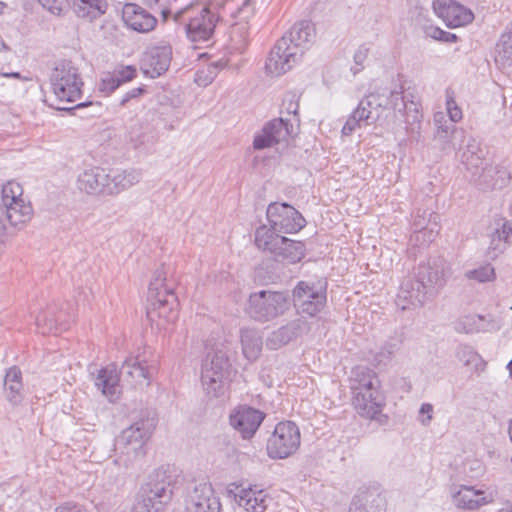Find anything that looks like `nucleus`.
<instances>
[{
    "instance_id": "obj_1",
    "label": "nucleus",
    "mask_w": 512,
    "mask_h": 512,
    "mask_svg": "<svg viewBox=\"0 0 512 512\" xmlns=\"http://www.w3.org/2000/svg\"><path fill=\"white\" fill-rule=\"evenodd\" d=\"M235 1H192L174 13V22L194 48L207 47L213 41L216 27L227 9L240 21H247L253 15L252 0H241L237 7H234Z\"/></svg>"
},
{
    "instance_id": "obj_2",
    "label": "nucleus",
    "mask_w": 512,
    "mask_h": 512,
    "mask_svg": "<svg viewBox=\"0 0 512 512\" xmlns=\"http://www.w3.org/2000/svg\"><path fill=\"white\" fill-rule=\"evenodd\" d=\"M174 483L169 467L155 469L139 489L131 512H163L173 498Z\"/></svg>"
},
{
    "instance_id": "obj_3",
    "label": "nucleus",
    "mask_w": 512,
    "mask_h": 512,
    "mask_svg": "<svg viewBox=\"0 0 512 512\" xmlns=\"http://www.w3.org/2000/svg\"><path fill=\"white\" fill-rule=\"evenodd\" d=\"M412 107L415 112L414 120H419L418 105L413 101L408 104L403 96L402 87H395L369 93L359 102L356 109L363 114L362 119H366V125H371L379 119L384 109H393L404 114L407 109L412 110Z\"/></svg>"
},
{
    "instance_id": "obj_4",
    "label": "nucleus",
    "mask_w": 512,
    "mask_h": 512,
    "mask_svg": "<svg viewBox=\"0 0 512 512\" xmlns=\"http://www.w3.org/2000/svg\"><path fill=\"white\" fill-rule=\"evenodd\" d=\"M461 162L472 175L479 174L480 183L486 188L502 189L508 185L511 176L505 167L484 165V151L475 138H469L461 154Z\"/></svg>"
},
{
    "instance_id": "obj_5",
    "label": "nucleus",
    "mask_w": 512,
    "mask_h": 512,
    "mask_svg": "<svg viewBox=\"0 0 512 512\" xmlns=\"http://www.w3.org/2000/svg\"><path fill=\"white\" fill-rule=\"evenodd\" d=\"M230 367L229 358L223 351L218 350L206 355L201 368V383L207 396L220 398L226 395Z\"/></svg>"
},
{
    "instance_id": "obj_6",
    "label": "nucleus",
    "mask_w": 512,
    "mask_h": 512,
    "mask_svg": "<svg viewBox=\"0 0 512 512\" xmlns=\"http://www.w3.org/2000/svg\"><path fill=\"white\" fill-rule=\"evenodd\" d=\"M167 274L168 271L164 265L155 270L154 277L148 287L147 300L153 313H156L159 318L171 322L178 316V298L174 288L167 284Z\"/></svg>"
},
{
    "instance_id": "obj_7",
    "label": "nucleus",
    "mask_w": 512,
    "mask_h": 512,
    "mask_svg": "<svg viewBox=\"0 0 512 512\" xmlns=\"http://www.w3.org/2000/svg\"><path fill=\"white\" fill-rule=\"evenodd\" d=\"M289 307L287 292L261 290L249 295L246 311L255 321L264 323L283 315Z\"/></svg>"
},
{
    "instance_id": "obj_8",
    "label": "nucleus",
    "mask_w": 512,
    "mask_h": 512,
    "mask_svg": "<svg viewBox=\"0 0 512 512\" xmlns=\"http://www.w3.org/2000/svg\"><path fill=\"white\" fill-rule=\"evenodd\" d=\"M53 93L60 101L75 102L82 95L84 83L78 69L70 61L59 62L50 76Z\"/></svg>"
},
{
    "instance_id": "obj_9",
    "label": "nucleus",
    "mask_w": 512,
    "mask_h": 512,
    "mask_svg": "<svg viewBox=\"0 0 512 512\" xmlns=\"http://www.w3.org/2000/svg\"><path fill=\"white\" fill-rule=\"evenodd\" d=\"M300 440V430L294 422H279L267 440V454L271 459H285L298 450Z\"/></svg>"
},
{
    "instance_id": "obj_10",
    "label": "nucleus",
    "mask_w": 512,
    "mask_h": 512,
    "mask_svg": "<svg viewBox=\"0 0 512 512\" xmlns=\"http://www.w3.org/2000/svg\"><path fill=\"white\" fill-rule=\"evenodd\" d=\"M416 274L435 295L446 285L452 270L448 261L443 256L437 255L430 256L425 262H421L416 269Z\"/></svg>"
},
{
    "instance_id": "obj_11",
    "label": "nucleus",
    "mask_w": 512,
    "mask_h": 512,
    "mask_svg": "<svg viewBox=\"0 0 512 512\" xmlns=\"http://www.w3.org/2000/svg\"><path fill=\"white\" fill-rule=\"evenodd\" d=\"M304 226H280L277 232L276 226H257L255 231V245L263 250L269 251L274 254L284 255L288 246L293 244V241L280 233H296Z\"/></svg>"
},
{
    "instance_id": "obj_12",
    "label": "nucleus",
    "mask_w": 512,
    "mask_h": 512,
    "mask_svg": "<svg viewBox=\"0 0 512 512\" xmlns=\"http://www.w3.org/2000/svg\"><path fill=\"white\" fill-rule=\"evenodd\" d=\"M153 423L149 419L136 421L124 429L116 440V445L124 449V453L145 455L144 445L153 431Z\"/></svg>"
},
{
    "instance_id": "obj_13",
    "label": "nucleus",
    "mask_w": 512,
    "mask_h": 512,
    "mask_svg": "<svg viewBox=\"0 0 512 512\" xmlns=\"http://www.w3.org/2000/svg\"><path fill=\"white\" fill-rule=\"evenodd\" d=\"M285 39H279L271 49L265 63L267 74L280 76L296 65L302 57L299 56L297 48H291Z\"/></svg>"
},
{
    "instance_id": "obj_14",
    "label": "nucleus",
    "mask_w": 512,
    "mask_h": 512,
    "mask_svg": "<svg viewBox=\"0 0 512 512\" xmlns=\"http://www.w3.org/2000/svg\"><path fill=\"white\" fill-rule=\"evenodd\" d=\"M266 414L248 405L236 407L229 416V423L242 439L250 440L258 431Z\"/></svg>"
},
{
    "instance_id": "obj_15",
    "label": "nucleus",
    "mask_w": 512,
    "mask_h": 512,
    "mask_svg": "<svg viewBox=\"0 0 512 512\" xmlns=\"http://www.w3.org/2000/svg\"><path fill=\"white\" fill-rule=\"evenodd\" d=\"M430 296L433 294L415 273L414 277H407L402 281L396 297V305L401 310L422 307Z\"/></svg>"
},
{
    "instance_id": "obj_16",
    "label": "nucleus",
    "mask_w": 512,
    "mask_h": 512,
    "mask_svg": "<svg viewBox=\"0 0 512 512\" xmlns=\"http://www.w3.org/2000/svg\"><path fill=\"white\" fill-rule=\"evenodd\" d=\"M294 133V127L283 118H276L268 122L253 140V147L262 150L274 144L286 141Z\"/></svg>"
},
{
    "instance_id": "obj_17",
    "label": "nucleus",
    "mask_w": 512,
    "mask_h": 512,
    "mask_svg": "<svg viewBox=\"0 0 512 512\" xmlns=\"http://www.w3.org/2000/svg\"><path fill=\"white\" fill-rule=\"evenodd\" d=\"M433 9L436 15L451 28L465 26L474 19L473 12L455 0H435Z\"/></svg>"
},
{
    "instance_id": "obj_18",
    "label": "nucleus",
    "mask_w": 512,
    "mask_h": 512,
    "mask_svg": "<svg viewBox=\"0 0 512 512\" xmlns=\"http://www.w3.org/2000/svg\"><path fill=\"white\" fill-rule=\"evenodd\" d=\"M294 297L302 313L315 316L326 304V288L315 289L305 282H299Z\"/></svg>"
},
{
    "instance_id": "obj_19",
    "label": "nucleus",
    "mask_w": 512,
    "mask_h": 512,
    "mask_svg": "<svg viewBox=\"0 0 512 512\" xmlns=\"http://www.w3.org/2000/svg\"><path fill=\"white\" fill-rule=\"evenodd\" d=\"M188 512H221V503L212 485L201 482L194 486L187 499Z\"/></svg>"
},
{
    "instance_id": "obj_20",
    "label": "nucleus",
    "mask_w": 512,
    "mask_h": 512,
    "mask_svg": "<svg viewBox=\"0 0 512 512\" xmlns=\"http://www.w3.org/2000/svg\"><path fill=\"white\" fill-rule=\"evenodd\" d=\"M364 403L357 402V395L352 396V403L356 412L363 418L376 421L379 425H386L389 421V417L382 413V410L386 404V398L381 389L377 390V394L374 391L364 393Z\"/></svg>"
},
{
    "instance_id": "obj_21",
    "label": "nucleus",
    "mask_w": 512,
    "mask_h": 512,
    "mask_svg": "<svg viewBox=\"0 0 512 512\" xmlns=\"http://www.w3.org/2000/svg\"><path fill=\"white\" fill-rule=\"evenodd\" d=\"M350 389L352 396L357 395V402L364 403L363 394L370 391L377 394V390L381 389L380 380L373 369L357 366L351 372Z\"/></svg>"
},
{
    "instance_id": "obj_22",
    "label": "nucleus",
    "mask_w": 512,
    "mask_h": 512,
    "mask_svg": "<svg viewBox=\"0 0 512 512\" xmlns=\"http://www.w3.org/2000/svg\"><path fill=\"white\" fill-rule=\"evenodd\" d=\"M172 47L170 45L150 48L143 59L142 69L145 75L156 78L165 73L171 63Z\"/></svg>"
},
{
    "instance_id": "obj_23",
    "label": "nucleus",
    "mask_w": 512,
    "mask_h": 512,
    "mask_svg": "<svg viewBox=\"0 0 512 512\" xmlns=\"http://www.w3.org/2000/svg\"><path fill=\"white\" fill-rule=\"evenodd\" d=\"M142 177L140 170L135 168L120 169L112 168L106 169L105 187L106 194H118L123 190L130 188L137 184Z\"/></svg>"
},
{
    "instance_id": "obj_24",
    "label": "nucleus",
    "mask_w": 512,
    "mask_h": 512,
    "mask_svg": "<svg viewBox=\"0 0 512 512\" xmlns=\"http://www.w3.org/2000/svg\"><path fill=\"white\" fill-rule=\"evenodd\" d=\"M316 37V30L314 24L308 20L296 22L291 29L282 36L287 44L292 48H297L299 56L302 57L306 49H308L314 42Z\"/></svg>"
},
{
    "instance_id": "obj_25",
    "label": "nucleus",
    "mask_w": 512,
    "mask_h": 512,
    "mask_svg": "<svg viewBox=\"0 0 512 512\" xmlns=\"http://www.w3.org/2000/svg\"><path fill=\"white\" fill-rule=\"evenodd\" d=\"M234 499L248 512H265L272 500L264 489L256 485L242 488L238 493H234Z\"/></svg>"
},
{
    "instance_id": "obj_26",
    "label": "nucleus",
    "mask_w": 512,
    "mask_h": 512,
    "mask_svg": "<svg viewBox=\"0 0 512 512\" xmlns=\"http://www.w3.org/2000/svg\"><path fill=\"white\" fill-rule=\"evenodd\" d=\"M123 20L128 27L140 33L152 31L157 24L156 18L151 13L132 3L124 6Z\"/></svg>"
},
{
    "instance_id": "obj_27",
    "label": "nucleus",
    "mask_w": 512,
    "mask_h": 512,
    "mask_svg": "<svg viewBox=\"0 0 512 512\" xmlns=\"http://www.w3.org/2000/svg\"><path fill=\"white\" fill-rule=\"evenodd\" d=\"M307 329L308 326L305 321L293 320L273 331L267 338L266 345L270 350H277L300 337Z\"/></svg>"
},
{
    "instance_id": "obj_28",
    "label": "nucleus",
    "mask_w": 512,
    "mask_h": 512,
    "mask_svg": "<svg viewBox=\"0 0 512 512\" xmlns=\"http://www.w3.org/2000/svg\"><path fill=\"white\" fill-rule=\"evenodd\" d=\"M105 179V168L92 167L79 174L77 187L80 191L90 195L106 194Z\"/></svg>"
},
{
    "instance_id": "obj_29",
    "label": "nucleus",
    "mask_w": 512,
    "mask_h": 512,
    "mask_svg": "<svg viewBox=\"0 0 512 512\" xmlns=\"http://www.w3.org/2000/svg\"><path fill=\"white\" fill-rule=\"evenodd\" d=\"M3 394L11 406H19L23 401L22 372L16 365L6 370L3 380Z\"/></svg>"
},
{
    "instance_id": "obj_30",
    "label": "nucleus",
    "mask_w": 512,
    "mask_h": 512,
    "mask_svg": "<svg viewBox=\"0 0 512 512\" xmlns=\"http://www.w3.org/2000/svg\"><path fill=\"white\" fill-rule=\"evenodd\" d=\"M266 216L269 224H300L303 216L293 206L285 202L270 203Z\"/></svg>"
},
{
    "instance_id": "obj_31",
    "label": "nucleus",
    "mask_w": 512,
    "mask_h": 512,
    "mask_svg": "<svg viewBox=\"0 0 512 512\" xmlns=\"http://www.w3.org/2000/svg\"><path fill=\"white\" fill-rule=\"evenodd\" d=\"M453 501L458 508L466 510L478 509L489 502L484 491L466 485H462L460 489L453 494Z\"/></svg>"
},
{
    "instance_id": "obj_32",
    "label": "nucleus",
    "mask_w": 512,
    "mask_h": 512,
    "mask_svg": "<svg viewBox=\"0 0 512 512\" xmlns=\"http://www.w3.org/2000/svg\"><path fill=\"white\" fill-rule=\"evenodd\" d=\"M95 386L101 390L110 401H115L120 393L119 374L114 367L106 366L98 371Z\"/></svg>"
},
{
    "instance_id": "obj_33",
    "label": "nucleus",
    "mask_w": 512,
    "mask_h": 512,
    "mask_svg": "<svg viewBox=\"0 0 512 512\" xmlns=\"http://www.w3.org/2000/svg\"><path fill=\"white\" fill-rule=\"evenodd\" d=\"M242 353L250 361H256L262 352L263 339L256 329L243 328L240 332Z\"/></svg>"
},
{
    "instance_id": "obj_34",
    "label": "nucleus",
    "mask_w": 512,
    "mask_h": 512,
    "mask_svg": "<svg viewBox=\"0 0 512 512\" xmlns=\"http://www.w3.org/2000/svg\"><path fill=\"white\" fill-rule=\"evenodd\" d=\"M120 374L133 383H142L149 379L146 361L140 356L128 357L120 368Z\"/></svg>"
},
{
    "instance_id": "obj_35",
    "label": "nucleus",
    "mask_w": 512,
    "mask_h": 512,
    "mask_svg": "<svg viewBox=\"0 0 512 512\" xmlns=\"http://www.w3.org/2000/svg\"><path fill=\"white\" fill-rule=\"evenodd\" d=\"M78 17L96 19L107 10L106 0H67Z\"/></svg>"
},
{
    "instance_id": "obj_36",
    "label": "nucleus",
    "mask_w": 512,
    "mask_h": 512,
    "mask_svg": "<svg viewBox=\"0 0 512 512\" xmlns=\"http://www.w3.org/2000/svg\"><path fill=\"white\" fill-rule=\"evenodd\" d=\"M495 61L503 67L512 65V22L506 27L496 44Z\"/></svg>"
},
{
    "instance_id": "obj_37",
    "label": "nucleus",
    "mask_w": 512,
    "mask_h": 512,
    "mask_svg": "<svg viewBox=\"0 0 512 512\" xmlns=\"http://www.w3.org/2000/svg\"><path fill=\"white\" fill-rule=\"evenodd\" d=\"M5 215L9 224H25L31 219L33 209L30 203L25 200L4 205Z\"/></svg>"
},
{
    "instance_id": "obj_38",
    "label": "nucleus",
    "mask_w": 512,
    "mask_h": 512,
    "mask_svg": "<svg viewBox=\"0 0 512 512\" xmlns=\"http://www.w3.org/2000/svg\"><path fill=\"white\" fill-rule=\"evenodd\" d=\"M457 359L466 367H472L475 371H483L486 362L480 354L470 345L461 344L456 350Z\"/></svg>"
},
{
    "instance_id": "obj_39",
    "label": "nucleus",
    "mask_w": 512,
    "mask_h": 512,
    "mask_svg": "<svg viewBox=\"0 0 512 512\" xmlns=\"http://www.w3.org/2000/svg\"><path fill=\"white\" fill-rule=\"evenodd\" d=\"M434 138L439 143L440 149L443 152L450 153L460 147L465 138V134L435 133Z\"/></svg>"
},
{
    "instance_id": "obj_40",
    "label": "nucleus",
    "mask_w": 512,
    "mask_h": 512,
    "mask_svg": "<svg viewBox=\"0 0 512 512\" xmlns=\"http://www.w3.org/2000/svg\"><path fill=\"white\" fill-rule=\"evenodd\" d=\"M465 276L467 279L484 283L495 279V270L491 264L487 263L479 266L478 268L468 270L465 273Z\"/></svg>"
},
{
    "instance_id": "obj_41",
    "label": "nucleus",
    "mask_w": 512,
    "mask_h": 512,
    "mask_svg": "<svg viewBox=\"0 0 512 512\" xmlns=\"http://www.w3.org/2000/svg\"><path fill=\"white\" fill-rule=\"evenodd\" d=\"M445 105L448 117L451 122L458 123L463 118L461 108L458 106L455 100V92L451 88L445 90Z\"/></svg>"
},
{
    "instance_id": "obj_42",
    "label": "nucleus",
    "mask_w": 512,
    "mask_h": 512,
    "mask_svg": "<svg viewBox=\"0 0 512 512\" xmlns=\"http://www.w3.org/2000/svg\"><path fill=\"white\" fill-rule=\"evenodd\" d=\"M1 194L3 205L18 202V200H24L22 198L23 189L21 185L14 181H9L3 185Z\"/></svg>"
},
{
    "instance_id": "obj_43",
    "label": "nucleus",
    "mask_w": 512,
    "mask_h": 512,
    "mask_svg": "<svg viewBox=\"0 0 512 512\" xmlns=\"http://www.w3.org/2000/svg\"><path fill=\"white\" fill-rule=\"evenodd\" d=\"M435 232L428 226H422L420 229L413 231L410 235V244L416 247H424L429 245L435 239Z\"/></svg>"
},
{
    "instance_id": "obj_44",
    "label": "nucleus",
    "mask_w": 512,
    "mask_h": 512,
    "mask_svg": "<svg viewBox=\"0 0 512 512\" xmlns=\"http://www.w3.org/2000/svg\"><path fill=\"white\" fill-rule=\"evenodd\" d=\"M434 124L436 126L435 133H458L465 134V131L462 128H458L455 126V123L451 122L450 119L447 120L446 116L443 112H437L434 114L433 118Z\"/></svg>"
},
{
    "instance_id": "obj_45",
    "label": "nucleus",
    "mask_w": 512,
    "mask_h": 512,
    "mask_svg": "<svg viewBox=\"0 0 512 512\" xmlns=\"http://www.w3.org/2000/svg\"><path fill=\"white\" fill-rule=\"evenodd\" d=\"M434 124L436 126L435 133H458L465 134V131L462 128H458L455 126V123L451 122L450 119L447 120L446 116L443 112H437L434 114L433 118Z\"/></svg>"
},
{
    "instance_id": "obj_46",
    "label": "nucleus",
    "mask_w": 512,
    "mask_h": 512,
    "mask_svg": "<svg viewBox=\"0 0 512 512\" xmlns=\"http://www.w3.org/2000/svg\"><path fill=\"white\" fill-rule=\"evenodd\" d=\"M130 140L134 144L135 148H141L153 143L154 134L148 126L144 131L142 128H133L130 131Z\"/></svg>"
},
{
    "instance_id": "obj_47",
    "label": "nucleus",
    "mask_w": 512,
    "mask_h": 512,
    "mask_svg": "<svg viewBox=\"0 0 512 512\" xmlns=\"http://www.w3.org/2000/svg\"><path fill=\"white\" fill-rule=\"evenodd\" d=\"M36 321L39 327H41L42 324L47 326L46 328H43L42 333H58L65 329V327H63V319L61 314L55 318H48L47 314L39 315Z\"/></svg>"
},
{
    "instance_id": "obj_48",
    "label": "nucleus",
    "mask_w": 512,
    "mask_h": 512,
    "mask_svg": "<svg viewBox=\"0 0 512 512\" xmlns=\"http://www.w3.org/2000/svg\"><path fill=\"white\" fill-rule=\"evenodd\" d=\"M120 86V81L113 73H105L97 84V89L103 96H109Z\"/></svg>"
},
{
    "instance_id": "obj_49",
    "label": "nucleus",
    "mask_w": 512,
    "mask_h": 512,
    "mask_svg": "<svg viewBox=\"0 0 512 512\" xmlns=\"http://www.w3.org/2000/svg\"><path fill=\"white\" fill-rule=\"evenodd\" d=\"M360 117L363 118V114H361L357 109H354L342 127V134L349 136L357 128H360L362 125H366V119H360Z\"/></svg>"
},
{
    "instance_id": "obj_50",
    "label": "nucleus",
    "mask_w": 512,
    "mask_h": 512,
    "mask_svg": "<svg viewBox=\"0 0 512 512\" xmlns=\"http://www.w3.org/2000/svg\"><path fill=\"white\" fill-rule=\"evenodd\" d=\"M500 229H496L495 232L492 234V240H491V247L493 250L499 249L502 251L504 249L500 248L498 244H496V241L498 243L504 242L505 244H511L512 243V226H501Z\"/></svg>"
},
{
    "instance_id": "obj_51",
    "label": "nucleus",
    "mask_w": 512,
    "mask_h": 512,
    "mask_svg": "<svg viewBox=\"0 0 512 512\" xmlns=\"http://www.w3.org/2000/svg\"><path fill=\"white\" fill-rule=\"evenodd\" d=\"M148 2L151 6L154 5L157 10H159L165 20L169 17H172L174 20V13L178 10L173 9V4L176 0H148Z\"/></svg>"
},
{
    "instance_id": "obj_52",
    "label": "nucleus",
    "mask_w": 512,
    "mask_h": 512,
    "mask_svg": "<svg viewBox=\"0 0 512 512\" xmlns=\"http://www.w3.org/2000/svg\"><path fill=\"white\" fill-rule=\"evenodd\" d=\"M368 55V48L365 46H360L354 53L353 59L355 62V66L351 68L354 74L360 72L363 68V63L366 60Z\"/></svg>"
},
{
    "instance_id": "obj_53",
    "label": "nucleus",
    "mask_w": 512,
    "mask_h": 512,
    "mask_svg": "<svg viewBox=\"0 0 512 512\" xmlns=\"http://www.w3.org/2000/svg\"><path fill=\"white\" fill-rule=\"evenodd\" d=\"M120 81V85L129 82L136 77V69L133 66H126L120 70L112 72Z\"/></svg>"
},
{
    "instance_id": "obj_54",
    "label": "nucleus",
    "mask_w": 512,
    "mask_h": 512,
    "mask_svg": "<svg viewBox=\"0 0 512 512\" xmlns=\"http://www.w3.org/2000/svg\"><path fill=\"white\" fill-rule=\"evenodd\" d=\"M355 512H385V501L380 495H377L366 508H357Z\"/></svg>"
},
{
    "instance_id": "obj_55",
    "label": "nucleus",
    "mask_w": 512,
    "mask_h": 512,
    "mask_svg": "<svg viewBox=\"0 0 512 512\" xmlns=\"http://www.w3.org/2000/svg\"><path fill=\"white\" fill-rule=\"evenodd\" d=\"M433 405L430 403H423L419 409V421L422 425L428 426L432 420Z\"/></svg>"
},
{
    "instance_id": "obj_56",
    "label": "nucleus",
    "mask_w": 512,
    "mask_h": 512,
    "mask_svg": "<svg viewBox=\"0 0 512 512\" xmlns=\"http://www.w3.org/2000/svg\"><path fill=\"white\" fill-rule=\"evenodd\" d=\"M54 512H87V509L79 503L67 501L56 507Z\"/></svg>"
},
{
    "instance_id": "obj_57",
    "label": "nucleus",
    "mask_w": 512,
    "mask_h": 512,
    "mask_svg": "<svg viewBox=\"0 0 512 512\" xmlns=\"http://www.w3.org/2000/svg\"><path fill=\"white\" fill-rule=\"evenodd\" d=\"M38 2L52 14L59 15L62 11L61 0H38Z\"/></svg>"
},
{
    "instance_id": "obj_58",
    "label": "nucleus",
    "mask_w": 512,
    "mask_h": 512,
    "mask_svg": "<svg viewBox=\"0 0 512 512\" xmlns=\"http://www.w3.org/2000/svg\"><path fill=\"white\" fill-rule=\"evenodd\" d=\"M144 92L143 87H135L125 93L120 100V106H125L131 99L139 97Z\"/></svg>"
},
{
    "instance_id": "obj_59",
    "label": "nucleus",
    "mask_w": 512,
    "mask_h": 512,
    "mask_svg": "<svg viewBox=\"0 0 512 512\" xmlns=\"http://www.w3.org/2000/svg\"><path fill=\"white\" fill-rule=\"evenodd\" d=\"M441 31L442 29L436 26H426L424 28L425 35L437 41L440 38Z\"/></svg>"
},
{
    "instance_id": "obj_60",
    "label": "nucleus",
    "mask_w": 512,
    "mask_h": 512,
    "mask_svg": "<svg viewBox=\"0 0 512 512\" xmlns=\"http://www.w3.org/2000/svg\"><path fill=\"white\" fill-rule=\"evenodd\" d=\"M438 41L444 43H455L458 41V36L456 34L442 30Z\"/></svg>"
},
{
    "instance_id": "obj_61",
    "label": "nucleus",
    "mask_w": 512,
    "mask_h": 512,
    "mask_svg": "<svg viewBox=\"0 0 512 512\" xmlns=\"http://www.w3.org/2000/svg\"><path fill=\"white\" fill-rule=\"evenodd\" d=\"M86 107H93V108H96V110H98L100 108V103L92 102V101H85V102L78 103L76 106L73 107V109H82V108H86ZM62 110H72V108H62Z\"/></svg>"
},
{
    "instance_id": "obj_62",
    "label": "nucleus",
    "mask_w": 512,
    "mask_h": 512,
    "mask_svg": "<svg viewBox=\"0 0 512 512\" xmlns=\"http://www.w3.org/2000/svg\"><path fill=\"white\" fill-rule=\"evenodd\" d=\"M395 345L391 343H386L381 347V350L379 352V356L390 358L391 355L394 353Z\"/></svg>"
},
{
    "instance_id": "obj_63",
    "label": "nucleus",
    "mask_w": 512,
    "mask_h": 512,
    "mask_svg": "<svg viewBox=\"0 0 512 512\" xmlns=\"http://www.w3.org/2000/svg\"><path fill=\"white\" fill-rule=\"evenodd\" d=\"M425 215H426V212H424L423 215H420L419 212H417V215L415 216V220H414L413 224H416V225L423 224V222L426 221Z\"/></svg>"
},
{
    "instance_id": "obj_64",
    "label": "nucleus",
    "mask_w": 512,
    "mask_h": 512,
    "mask_svg": "<svg viewBox=\"0 0 512 512\" xmlns=\"http://www.w3.org/2000/svg\"><path fill=\"white\" fill-rule=\"evenodd\" d=\"M428 216H429L428 219H427V223L428 224H437V222H438V215L437 214L431 212V213H429Z\"/></svg>"
}]
</instances>
